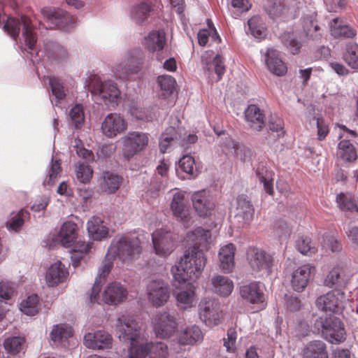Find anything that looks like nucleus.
<instances>
[{"label": "nucleus", "mask_w": 358, "mask_h": 358, "mask_svg": "<svg viewBox=\"0 0 358 358\" xmlns=\"http://www.w3.org/2000/svg\"><path fill=\"white\" fill-rule=\"evenodd\" d=\"M331 34L334 38H353L356 31L352 27L338 18H334L330 22Z\"/></svg>", "instance_id": "39"}, {"label": "nucleus", "mask_w": 358, "mask_h": 358, "mask_svg": "<svg viewBox=\"0 0 358 358\" xmlns=\"http://www.w3.org/2000/svg\"><path fill=\"white\" fill-rule=\"evenodd\" d=\"M345 294L340 289H334L320 296L316 299V306L326 313L338 314L343 309Z\"/></svg>", "instance_id": "13"}, {"label": "nucleus", "mask_w": 358, "mask_h": 358, "mask_svg": "<svg viewBox=\"0 0 358 358\" xmlns=\"http://www.w3.org/2000/svg\"><path fill=\"white\" fill-rule=\"evenodd\" d=\"M170 206L173 216L178 220L182 222H186L188 220L189 210L184 192L177 189L173 191Z\"/></svg>", "instance_id": "22"}, {"label": "nucleus", "mask_w": 358, "mask_h": 358, "mask_svg": "<svg viewBox=\"0 0 358 358\" xmlns=\"http://www.w3.org/2000/svg\"><path fill=\"white\" fill-rule=\"evenodd\" d=\"M69 271L66 266L60 261L52 264L45 274V280L48 287H55L66 280Z\"/></svg>", "instance_id": "26"}, {"label": "nucleus", "mask_w": 358, "mask_h": 358, "mask_svg": "<svg viewBox=\"0 0 358 358\" xmlns=\"http://www.w3.org/2000/svg\"><path fill=\"white\" fill-rule=\"evenodd\" d=\"M170 293L169 284L161 279L150 280L146 287L148 300L156 308L163 306L167 303Z\"/></svg>", "instance_id": "14"}, {"label": "nucleus", "mask_w": 358, "mask_h": 358, "mask_svg": "<svg viewBox=\"0 0 358 358\" xmlns=\"http://www.w3.org/2000/svg\"><path fill=\"white\" fill-rule=\"evenodd\" d=\"M116 331L119 339L127 343L143 336L139 323L131 315H123L117 318Z\"/></svg>", "instance_id": "12"}, {"label": "nucleus", "mask_w": 358, "mask_h": 358, "mask_svg": "<svg viewBox=\"0 0 358 358\" xmlns=\"http://www.w3.org/2000/svg\"><path fill=\"white\" fill-rule=\"evenodd\" d=\"M61 172V166L59 160L53 161L52 159L51 163L48 169V178L44 180V185H52Z\"/></svg>", "instance_id": "62"}, {"label": "nucleus", "mask_w": 358, "mask_h": 358, "mask_svg": "<svg viewBox=\"0 0 358 358\" xmlns=\"http://www.w3.org/2000/svg\"><path fill=\"white\" fill-rule=\"evenodd\" d=\"M248 25L250 34L257 38H264L266 34V28L262 18L259 16H254L248 21Z\"/></svg>", "instance_id": "49"}, {"label": "nucleus", "mask_w": 358, "mask_h": 358, "mask_svg": "<svg viewBox=\"0 0 358 358\" xmlns=\"http://www.w3.org/2000/svg\"><path fill=\"white\" fill-rule=\"evenodd\" d=\"M315 326L321 331L324 338L331 343H339L345 340L344 325L338 317H319Z\"/></svg>", "instance_id": "7"}, {"label": "nucleus", "mask_w": 358, "mask_h": 358, "mask_svg": "<svg viewBox=\"0 0 358 358\" xmlns=\"http://www.w3.org/2000/svg\"><path fill=\"white\" fill-rule=\"evenodd\" d=\"M264 61L268 69L274 75L282 76L287 72V66L280 57V52L272 48H267Z\"/></svg>", "instance_id": "25"}, {"label": "nucleus", "mask_w": 358, "mask_h": 358, "mask_svg": "<svg viewBox=\"0 0 358 358\" xmlns=\"http://www.w3.org/2000/svg\"><path fill=\"white\" fill-rule=\"evenodd\" d=\"M199 315L201 321L208 327L218 325L223 314L218 300L213 298H204L199 303Z\"/></svg>", "instance_id": "11"}, {"label": "nucleus", "mask_w": 358, "mask_h": 358, "mask_svg": "<svg viewBox=\"0 0 358 358\" xmlns=\"http://www.w3.org/2000/svg\"><path fill=\"white\" fill-rule=\"evenodd\" d=\"M210 237V231L201 227L187 234V241L193 245L185 251L179 262L171 268L175 283H185L189 280H194L201 276L207 258L200 248H207Z\"/></svg>", "instance_id": "1"}, {"label": "nucleus", "mask_w": 358, "mask_h": 358, "mask_svg": "<svg viewBox=\"0 0 358 358\" xmlns=\"http://www.w3.org/2000/svg\"><path fill=\"white\" fill-rule=\"evenodd\" d=\"M254 213L255 209L249 198L244 194L239 195L237 197L236 217L241 219L243 223H248L252 220Z\"/></svg>", "instance_id": "29"}, {"label": "nucleus", "mask_w": 358, "mask_h": 358, "mask_svg": "<svg viewBox=\"0 0 358 358\" xmlns=\"http://www.w3.org/2000/svg\"><path fill=\"white\" fill-rule=\"evenodd\" d=\"M129 358H166L167 345L162 342H148L143 335L129 343Z\"/></svg>", "instance_id": "4"}, {"label": "nucleus", "mask_w": 358, "mask_h": 358, "mask_svg": "<svg viewBox=\"0 0 358 358\" xmlns=\"http://www.w3.org/2000/svg\"><path fill=\"white\" fill-rule=\"evenodd\" d=\"M87 229L90 236L94 240L100 241L108 236V228L99 216H93L88 220Z\"/></svg>", "instance_id": "30"}, {"label": "nucleus", "mask_w": 358, "mask_h": 358, "mask_svg": "<svg viewBox=\"0 0 358 358\" xmlns=\"http://www.w3.org/2000/svg\"><path fill=\"white\" fill-rule=\"evenodd\" d=\"M152 241L155 253L161 257L169 255L174 250V244L170 233L162 229L152 234Z\"/></svg>", "instance_id": "19"}, {"label": "nucleus", "mask_w": 358, "mask_h": 358, "mask_svg": "<svg viewBox=\"0 0 358 358\" xmlns=\"http://www.w3.org/2000/svg\"><path fill=\"white\" fill-rule=\"evenodd\" d=\"M194 157L189 155H185L180 159L176 171L178 173L180 171L186 173L187 176H182L183 178H190L194 176Z\"/></svg>", "instance_id": "50"}, {"label": "nucleus", "mask_w": 358, "mask_h": 358, "mask_svg": "<svg viewBox=\"0 0 358 358\" xmlns=\"http://www.w3.org/2000/svg\"><path fill=\"white\" fill-rule=\"evenodd\" d=\"M24 343L25 340L23 337L12 336L4 340L3 347L9 358H20V354L23 352Z\"/></svg>", "instance_id": "40"}, {"label": "nucleus", "mask_w": 358, "mask_h": 358, "mask_svg": "<svg viewBox=\"0 0 358 358\" xmlns=\"http://www.w3.org/2000/svg\"><path fill=\"white\" fill-rule=\"evenodd\" d=\"M151 12L150 6L147 3H141L134 6L131 12V17L137 24H141L145 22Z\"/></svg>", "instance_id": "51"}, {"label": "nucleus", "mask_w": 358, "mask_h": 358, "mask_svg": "<svg viewBox=\"0 0 358 358\" xmlns=\"http://www.w3.org/2000/svg\"><path fill=\"white\" fill-rule=\"evenodd\" d=\"M255 173L259 181L263 184L266 192L272 194L274 176L273 171L268 169L264 162H259L256 168Z\"/></svg>", "instance_id": "36"}, {"label": "nucleus", "mask_w": 358, "mask_h": 358, "mask_svg": "<svg viewBox=\"0 0 358 358\" xmlns=\"http://www.w3.org/2000/svg\"><path fill=\"white\" fill-rule=\"evenodd\" d=\"M247 260L253 272L259 275L272 273L275 260L272 255L261 248L250 247L247 250Z\"/></svg>", "instance_id": "8"}, {"label": "nucleus", "mask_w": 358, "mask_h": 358, "mask_svg": "<svg viewBox=\"0 0 358 358\" xmlns=\"http://www.w3.org/2000/svg\"><path fill=\"white\" fill-rule=\"evenodd\" d=\"M177 306L182 310H188L196 304L195 287L188 282L185 287L175 293Z\"/></svg>", "instance_id": "27"}, {"label": "nucleus", "mask_w": 358, "mask_h": 358, "mask_svg": "<svg viewBox=\"0 0 358 358\" xmlns=\"http://www.w3.org/2000/svg\"><path fill=\"white\" fill-rule=\"evenodd\" d=\"M89 90L98 103H103L109 108H115L121 99L120 90L117 84L110 79L103 80L99 76L91 78Z\"/></svg>", "instance_id": "3"}, {"label": "nucleus", "mask_w": 358, "mask_h": 358, "mask_svg": "<svg viewBox=\"0 0 358 358\" xmlns=\"http://www.w3.org/2000/svg\"><path fill=\"white\" fill-rule=\"evenodd\" d=\"M245 118L248 126L256 131H261L265 126V114L257 105L250 104L245 110Z\"/></svg>", "instance_id": "28"}, {"label": "nucleus", "mask_w": 358, "mask_h": 358, "mask_svg": "<svg viewBox=\"0 0 358 358\" xmlns=\"http://www.w3.org/2000/svg\"><path fill=\"white\" fill-rule=\"evenodd\" d=\"M145 54L141 48L128 50L122 59L115 64L113 73L116 77L124 79L129 74L138 73L143 67Z\"/></svg>", "instance_id": "5"}, {"label": "nucleus", "mask_w": 358, "mask_h": 358, "mask_svg": "<svg viewBox=\"0 0 358 358\" xmlns=\"http://www.w3.org/2000/svg\"><path fill=\"white\" fill-rule=\"evenodd\" d=\"M92 168L85 163H79L76 169L77 180L82 184H87L92 177Z\"/></svg>", "instance_id": "59"}, {"label": "nucleus", "mask_w": 358, "mask_h": 358, "mask_svg": "<svg viewBox=\"0 0 358 358\" xmlns=\"http://www.w3.org/2000/svg\"><path fill=\"white\" fill-rule=\"evenodd\" d=\"M265 9L271 18H275L285 13L287 8L280 0H268Z\"/></svg>", "instance_id": "60"}, {"label": "nucleus", "mask_w": 358, "mask_h": 358, "mask_svg": "<svg viewBox=\"0 0 358 358\" xmlns=\"http://www.w3.org/2000/svg\"><path fill=\"white\" fill-rule=\"evenodd\" d=\"M167 172L168 166L164 162L157 166V173L152 180H151V185L153 186L155 190L154 195H157L159 191L164 189L166 186L167 182Z\"/></svg>", "instance_id": "44"}, {"label": "nucleus", "mask_w": 358, "mask_h": 358, "mask_svg": "<svg viewBox=\"0 0 358 358\" xmlns=\"http://www.w3.org/2000/svg\"><path fill=\"white\" fill-rule=\"evenodd\" d=\"M128 292L120 282L109 283L102 294V301L108 305H117L126 300Z\"/></svg>", "instance_id": "21"}, {"label": "nucleus", "mask_w": 358, "mask_h": 358, "mask_svg": "<svg viewBox=\"0 0 358 358\" xmlns=\"http://www.w3.org/2000/svg\"><path fill=\"white\" fill-rule=\"evenodd\" d=\"M291 231V227L284 220H278L275 224V234L278 236L280 240L287 239Z\"/></svg>", "instance_id": "64"}, {"label": "nucleus", "mask_w": 358, "mask_h": 358, "mask_svg": "<svg viewBox=\"0 0 358 358\" xmlns=\"http://www.w3.org/2000/svg\"><path fill=\"white\" fill-rule=\"evenodd\" d=\"M84 344L87 348L93 350L110 349L112 347V337L103 331L88 333L84 336Z\"/></svg>", "instance_id": "23"}, {"label": "nucleus", "mask_w": 358, "mask_h": 358, "mask_svg": "<svg viewBox=\"0 0 358 358\" xmlns=\"http://www.w3.org/2000/svg\"><path fill=\"white\" fill-rule=\"evenodd\" d=\"M337 156L342 160L348 162L356 160L357 157V152L350 140L340 141L338 145Z\"/></svg>", "instance_id": "46"}, {"label": "nucleus", "mask_w": 358, "mask_h": 358, "mask_svg": "<svg viewBox=\"0 0 358 358\" xmlns=\"http://www.w3.org/2000/svg\"><path fill=\"white\" fill-rule=\"evenodd\" d=\"M15 285L8 280L0 282V301H5L4 304L10 303V301L15 293Z\"/></svg>", "instance_id": "53"}, {"label": "nucleus", "mask_w": 358, "mask_h": 358, "mask_svg": "<svg viewBox=\"0 0 358 358\" xmlns=\"http://www.w3.org/2000/svg\"><path fill=\"white\" fill-rule=\"evenodd\" d=\"M235 250V246L232 243L227 244L220 250V268L225 273L231 272L234 268Z\"/></svg>", "instance_id": "37"}, {"label": "nucleus", "mask_w": 358, "mask_h": 358, "mask_svg": "<svg viewBox=\"0 0 358 358\" xmlns=\"http://www.w3.org/2000/svg\"><path fill=\"white\" fill-rule=\"evenodd\" d=\"M77 225L72 222H64L59 231L60 242L64 247L73 245L77 238Z\"/></svg>", "instance_id": "42"}, {"label": "nucleus", "mask_w": 358, "mask_h": 358, "mask_svg": "<svg viewBox=\"0 0 358 358\" xmlns=\"http://www.w3.org/2000/svg\"><path fill=\"white\" fill-rule=\"evenodd\" d=\"M303 358H328L326 344L322 341L309 342L303 349Z\"/></svg>", "instance_id": "41"}, {"label": "nucleus", "mask_w": 358, "mask_h": 358, "mask_svg": "<svg viewBox=\"0 0 358 358\" xmlns=\"http://www.w3.org/2000/svg\"><path fill=\"white\" fill-rule=\"evenodd\" d=\"M343 58L350 68L358 71V44L354 42L346 43Z\"/></svg>", "instance_id": "47"}, {"label": "nucleus", "mask_w": 358, "mask_h": 358, "mask_svg": "<svg viewBox=\"0 0 358 358\" xmlns=\"http://www.w3.org/2000/svg\"><path fill=\"white\" fill-rule=\"evenodd\" d=\"M166 43V34L163 30H154L150 31L143 40V45L150 52L162 50Z\"/></svg>", "instance_id": "31"}, {"label": "nucleus", "mask_w": 358, "mask_h": 358, "mask_svg": "<svg viewBox=\"0 0 358 358\" xmlns=\"http://www.w3.org/2000/svg\"><path fill=\"white\" fill-rule=\"evenodd\" d=\"M315 19V15L314 13L308 15L303 18L302 25L303 32L307 36H309L313 39L317 38V35H313V31H317L320 30V27L317 24H314V21Z\"/></svg>", "instance_id": "56"}, {"label": "nucleus", "mask_w": 358, "mask_h": 358, "mask_svg": "<svg viewBox=\"0 0 358 358\" xmlns=\"http://www.w3.org/2000/svg\"><path fill=\"white\" fill-rule=\"evenodd\" d=\"M336 202L340 209L343 211H358L357 201L355 196L350 193H340L336 196Z\"/></svg>", "instance_id": "48"}, {"label": "nucleus", "mask_w": 358, "mask_h": 358, "mask_svg": "<svg viewBox=\"0 0 358 358\" xmlns=\"http://www.w3.org/2000/svg\"><path fill=\"white\" fill-rule=\"evenodd\" d=\"M343 282L341 269L338 267H335L330 271L324 280V285L329 287L341 286Z\"/></svg>", "instance_id": "61"}, {"label": "nucleus", "mask_w": 358, "mask_h": 358, "mask_svg": "<svg viewBox=\"0 0 358 358\" xmlns=\"http://www.w3.org/2000/svg\"><path fill=\"white\" fill-rule=\"evenodd\" d=\"M122 178L113 172L105 171L99 179V187L107 194L115 192L120 187Z\"/></svg>", "instance_id": "32"}, {"label": "nucleus", "mask_w": 358, "mask_h": 358, "mask_svg": "<svg viewBox=\"0 0 358 358\" xmlns=\"http://www.w3.org/2000/svg\"><path fill=\"white\" fill-rule=\"evenodd\" d=\"M49 85L52 94L50 100L53 106L62 108V103L66 98V91L61 80L56 77L49 78Z\"/></svg>", "instance_id": "38"}, {"label": "nucleus", "mask_w": 358, "mask_h": 358, "mask_svg": "<svg viewBox=\"0 0 358 358\" xmlns=\"http://www.w3.org/2000/svg\"><path fill=\"white\" fill-rule=\"evenodd\" d=\"M157 83L161 90L164 92V96L171 94L175 89L176 80L171 76H159L157 78Z\"/></svg>", "instance_id": "58"}, {"label": "nucleus", "mask_w": 358, "mask_h": 358, "mask_svg": "<svg viewBox=\"0 0 358 358\" xmlns=\"http://www.w3.org/2000/svg\"><path fill=\"white\" fill-rule=\"evenodd\" d=\"M315 267L309 264L302 265L293 271L291 285L293 289L301 292L306 287Z\"/></svg>", "instance_id": "24"}, {"label": "nucleus", "mask_w": 358, "mask_h": 358, "mask_svg": "<svg viewBox=\"0 0 358 358\" xmlns=\"http://www.w3.org/2000/svg\"><path fill=\"white\" fill-rule=\"evenodd\" d=\"M283 120L278 116H271L268 120V129L273 132L277 133V136L280 137L284 135Z\"/></svg>", "instance_id": "63"}, {"label": "nucleus", "mask_w": 358, "mask_h": 358, "mask_svg": "<svg viewBox=\"0 0 358 358\" xmlns=\"http://www.w3.org/2000/svg\"><path fill=\"white\" fill-rule=\"evenodd\" d=\"M240 295L245 301L252 304H262L264 302V285L259 282H251L240 287Z\"/></svg>", "instance_id": "20"}, {"label": "nucleus", "mask_w": 358, "mask_h": 358, "mask_svg": "<svg viewBox=\"0 0 358 358\" xmlns=\"http://www.w3.org/2000/svg\"><path fill=\"white\" fill-rule=\"evenodd\" d=\"M41 13L48 23L45 29H58L68 31L75 26V17L61 9L45 7L41 10Z\"/></svg>", "instance_id": "10"}, {"label": "nucleus", "mask_w": 358, "mask_h": 358, "mask_svg": "<svg viewBox=\"0 0 358 358\" xmlns=\"http://www.w3.org/2000/svg\"><path fill=\"white\" fill-rule=\"evenodd\" d=\"M193 207L197 214L202 217L208 216L215 207V203L209 191L202 189L192 195Z\"/></svg>", "instance_id": "18"}, {"label": "nucleus", "mask_w": 358, "mask_h": 358, "mask_svg": "<svg viewBox=\"0 0 358 358\" xmlns=\"http://www.w3.org/2000/svg\"><path fill=\"white\" fill-rule=\"evenodd\" d=\"M72 336L71 327L66 323L52 326L49 334L50 343L52 345H59Z\"/></svg>", "instance_id": "33"}, {"label": "nucleus", "mask_w": 358, "mask_h": 358, "mask_svg": "<svg viewBox=\"0 0 358 358\" xmlns=\"http://www.w3.org/2000/svg\"><path fill=\"white\" fill-rule=\"evenodd\" d=\"M202 339L203 334L201 329L196 325H192L181 332L179 343L182 345H194Z\"/></svg>", "instance_id": "43"}, {"label": "nucleus", "mask_w": 358, "mask_h": 358, "mask_svg": "<svg viewBox=\"0 0 358 358\" xmlns=\"http://www.w3.org/2000/svg\"><path fill=\"white\" fill-rule=\"evenodd\" d=\"M201 63L203 69L208 72L209 75L214 71L217 76L218 80L222 78V76L225 73L226 67L224 57L219 53L213 56V50H208L202 54Z\"/></svg>", "instance_id": "17"}, {"label": "nucleus", "mask_w": 358, "mask_h": 358, "mask_svg": "<svg viewBox=\"0 0 358 358\" xmlns=\"http://www.w3.org/2000/svg\"><path fill=\"white\" fill-rule=\"evenodd\" d=\"M41 308L39 298L37 294H33L23 299L20 303V310L29 316L36 315Z\"/></svg>", "instance_id": "45"}, {"label": "nucleus", "mask_w": 358, "mask_h": 358, "mask_svg": "<svg viewBox=\"0 0 358 358\" xmlns=\"http://www.w3.org/2000/svg\"><path fill=\"white\" fill-rule=\"evenodd\" d=\"M213 291L220 296H229L234 289L233 281L227 276L216 275L211 278Z\"/></svg>", "instance_id": "34"}, {"label": "nucleus", "mask_w": 358, "mask_h": 358, "mask_svg": "<svg viewBox=\"0 0 358 358\" xmlns=\"http://www.w3.org/2000/svg\"><path fill=\"white\" fill-rule=\"evenodd\" d=\"M296 245L299 252L303 255L310 256L317 251L315 246L308 236L299 237L296 242Z\"/></svg>", "instance_id": "57"}, {"label": "nucleus", "mask_w": 358, "mask_h": 358, "mask_svg": "<svg viewBox=\"0 0 358 358\" xmlns=\"http://www.w3.org/2000/svg\"><path fill=\"white\" fill-rule=\"evenodd\" d=\"M282 42L292 54L295 55L299 52L301 42L293 33L284 34L282 36Z\"/></svg>", "instance_id": "54"}, {"label": "nucleus", "mask_w": 358, "mask_h": 358, "mask_svg": "<svg viewBox=\"0 0 358 358\" xmlns=\"http://www.w3.org/2000/svg\"><path fill=\"white\" fill-rule=\"evenodd\" d=\"M251 4L248 0H231L229 10L234 18H238L250 10Z\"/></svg>", "instance_id": "55"}, {"label": "nucleus", "mask_w": 358, "mask_h": 358, "mask_svg": "<svg viewBox=\"0 0 358 358\" xmlns=\"http://www.w3.org/2000/svg\"><path fill=\"white\" fill-rule=\"evenodd\" d=\"M141 251L140 240L134 236L126 234L113 239L92 287L90 299L91 303H99L97 296L101 290L100 286L113 268V260L117 259L122 262L129 263L138 259Z\"/></svg>", "instance_id": "2"}, {"label": "nucleus", "mask_w": 358, "mask_h": 358, "mask_svg": "<svg viewBox=\"0 0 358 358\" xmlns=\"http://www.w3.org/2000/svg\"><path fill=\"white\" fill-rule=\"evenodd\" d=\"M70 124L75 129H80L85 121V114L83 108L80 104H76L72 107L69 112Z\"/></svg>", "instance_id": "52"}, {"label": "nucleus", "mask_w": 358, "mask_h": 358, "mask_svg": "<svg viewBox=\"0 0 358 358\" xmlns=\"http://www.w3.org/2000/svg\"><path fill=\"white\" fill-rule=\"evenodd\" d=\"M150 134L143 131H129L121 138L122 155L124 159L129 160L139 154L148 145Z\"/></svg>", "instance_id": "9"}, {"label": "nucleus", "mask_w": 358, "mask_h": 358, "mask_svg": "<svg viewBox=\"0 0 358 358\" xmlns=\"http://www.w3.org/2000/svg\"><path fill=\"white\" fill-rule=\"evenodd\" d=\"M127 123L122 116L116 113L108 114L101 123L102 133L108 138H114L124 132Z\"/></svg>", "instance_id": "16"}, {"label": "nucleus", "mask_w": 358, "mask_h": 358, "mask_svg": "<svg viewBox=\"0 0 358 358\" xmlns=\"http://www.w3.org/2000/svg\"><path fill=\"white\" fill-rule=\"evenodd\" d=\"M30 217L29 213L24 209L10 213L6 222L7 229L10 232H19L24 222Z\"/></svg>", "instance_id": "35"}, {"label": "nucleus", "mask_w": 358, "mask_h": 358, "mask_svg": "<svg viewBox=\"0 0 358 358\" xmlns=\"http://www.w3.org/2000/svg\"><path fill=\"white\" fill-rule=\"evenodd\" d=\"M153 324L157 337L164 338L171 336L177 327L175 312L163 311L157 313Z\"/></svg>", "instance_id": "15"}, {"label": "nucleus", "mask_w": 358, "mask_h": 358, "mask_svg": "<svg viewBox=\"0 0 358 358\" xmlns=\"http://www.w3.org/2000/svg\"><path fill=\"white\" fill-rule=\"evenodd\" d=\"M197 139L195 134L187 135L182 128L176 129L173 127H169L161 135L159 143V150L161 152L165 153L169 146L172 145H178L184 148H187L191 144L195 143Z\"/></svg>", "instance_id": "6"}]
</instances>
